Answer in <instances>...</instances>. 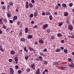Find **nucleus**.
Listing matches in <instances>:
<instances>
[{"label": "nucleus", "mask_w": 74, "mask_h": 74, "mask_svg": "<svg viewBox=\"0 0 74 74\" xmlns=\"http://www.w3.org/2000/svg\"><path fill=\"white\" fill-rule=\"evenodd\" d=\"M22 52V49H21L20 50H18V53H19V54H20V55H21V52Z\"/></svg>", "instance_id": "34"}, {"label": "nucleus", "mask_w": 74, "mask_h": 74, "mask_svg": "<svg viewBox=\"0 0 74 74\" xmlns=\"http://www.w3.org/2000/svg\"><path fill=\"white\" fill-rule=\"evenodd\" d=\"M10 53L11 55H14L15 54V52L13 50H12L10 51Z\"/></svg>", "instance_id": "10"}, {"label": "nucleus", "mask_w": 74, "mask_h": 74, "mask_svg": "<svg viewBox=\"0 0 74 74\" xmlns=\"http://www.w3.org/2000/svg\"><path fill=\"white\" fill-rule=\"evenodd\" d=\"M73 27L71 25H69V29L70 30H73Z\"/></svg>", "instance_id": "13"}, {"label": "nucleus", "mask_w": 74, "mask_h": 74, "mask_svg": "<svg viewBox=\"0 0 74 74\" xmlns=\"http://www.w3.org/2000/svg\"><path fill=\"white\" fill-rule=\"evenodd\" d=\"M29 18H32L33 17V13H32L29 15Z\"/></svg>", "instance_id": "32"}, {"label": "nucleus", "mask_w": 74, "mask_h": 74, "mask_svg": "<svg viewBox=\"0 0 74 74\" xmlns=\"http://www.w3.org/2000/svg\"><path fill=\"white\" fill-rule=\"evenodd\" d=\"M10 30V29L9 28H7V29L6 30V32H8Z\"/></svg>", "instance_id": "63"}, {"label": "nucleus", "mask_w": 74, "mask_h": 74, "mask_svg": "<svg viewBox=\"0 0 74 74\" xmlns=\"http://www.w3.org/2000/svg\"><path fill=\"white\" fill-rule=\"evenodd\" d=\"M25 59H26V60H27L29 58V56H25Z\"/></svg>", "instance_id": "43"}, {"label": "nucleus", "mask_w": 74, "mask_h": 74, "mask_svg": "<svg viewBox=\"0 0 74 74\" xmlns=\"http://www.w3.org/2000/svg\"><path fill=\"white\" fill-rule=\"evenodd\" d=\"M40 56H44V54L40 52Z\"/></svg>", "instance_id": "44"}, {"label": "nucleus", "mask_w": 74, "mask_h": 74, "mask_svg": "<svg viewBox=\"0 0 74 74\" xmlns=\"http://www.w3.org/2000/svg\"><path fill=\"white\" fill-rule=\"evenodd\" d=\"M64 41L63 40H61V43H62V44H63V43H64Z\"/></svg>", "instance_id": "62"}, {"label": "nucleus", "mask_w": 74, "mask_h": 74, "mask_svg": "<svg viewBox=\"0 0 74 74\" xmlns=\"http://www.w3.org/2000/svg\"><path fill=\"white\" fill-rule=\"evenodd\" d=\"M39 58L40 60H41V61H42L43 60V58H42V57L41 56H39Z\"/></svg>", "instance_id": "20"}, {"label": "nucleus", "mask_w": 74, "mask_h": 74, "mask_svg": "<svg viewBox=\"0 0 74 74\" xmlns=\"http://www.w3.org/2000/svg\"><path fill=\"white\" fill-rule=\"evenodd\" d=\"M58 5L59 7H60L61 6V5L60 4V3H58Z\"/></svg>", "instance_id": "60"}, {"label": "nucleus", "mask_w": 74, "mask_h": 74, "mask_svg": "<svg viewBox=\"0 0 74 74\" xmlns=\"http://www.w3.org/2000/svg\"><path fill=\"white\" fill-rule=\"evenodd\" d=\"M30 67L32 68L34 70H36V66L34 63L31 64Z\"/></svg>", "instance_id": "1"}, {"label": "nucleus", "mask_w": 74, "mask_h": 74, "mask_svg": "<svg viewBox=\"0 0 74 74\" xmlns=\"http://www.w3.org/2000/svg\"><path fill=\"white\" fill-rule=\"evenodd\" d=\"M34 29H36V28H37L38 27V26L37 25H35L34 26Z\"/></svg>", "instance_id": "56"}, {"label": "nucleus", "mask_w": 74, "mask_h": 74, "mask_svg": "<svg viewBox=\"0 0 74 74\" xmlns=\"http://www.w3.org/2000/svg\"><path fill=\"white\" fill-rule=\"evenodd\" d=\"M24 51H25V52H28V50H27L26 47H24Z\"/></svg>", "instance_id": "23"}, {"label": "nucleus", "mask_w": 74, "mask_h": 74, "mask_svg": "<svg viewBox=\"0 0 74 74\" xmlns=\"http://www.w3.org/2000/svg\"><path fill=\"white\" fill-rule=\"evenodd\" d=\"M69 66L70 67L73 68V67H74V65H73L72 64H70L69 65Z\"/></svg>", "instance_id": "18"}, {"label": "nucleus", "mask_w": 74, "mask_h": 74, "mask_svg": "<svg viewBox=\"0 0 74 74\" xmlns=\"http://www.w3.org/2000/svg\"><path fill=\"white\" fill-rule=\"evenodd\" d=\"M9 70L10 72V74H14V70L12 68H10L9 69Z\"/></svg>", "instance_id": "2"}, {"label": "nucleus", "mask_w": 74, "mask_h": 74, "mask_svg": "<svg viewBox=\"0 0 74 74\" xmlns=\"http://www.w3.org/2000/svg\"><path fill=\"white\" fill-rule=\"evenodd\" d=\"M17 18H18V17L16 16H15L13 17V19L14 20H16V19H17Z\"/></svg>", "instance_id": "30"}, {"label": "nucleus", "mask_w": 74, "mask_h": 74, "mask_svg": "<svg viewBox=\"0 0 74 74\" xmlns=\"http://www.w3.org/2000/svg\"><path fill=\"white\" fill-rule=\"evenodd\" d=\"M39 42L40 44H44V41L42 39H39Z\"/></svg>", "instance_id": "9"}, {"label": "nucleus", "mask_w": 74, "mask_h": 74, "mask_svg": "<svg viewBox=\"0 0 74 74\" xmlns=\"http://www.w3.org/2000/svg\"><path fill=\"white\" fill-rule=\"evenodd\" d=\"M60 51H61V50L60 49H58L56 50V51L57 52H60Z\"/></svg>", "instance_id": "29"}, {"label": "nucleus", "mask_w": 74, "mask_h": 74, "mask_svg": "<svg viewBox=\"0 0 74 74\" xmlns=\"http://www.w3.org/2000/svg\"><path fill=\"white\" fill-rule=\"evenodd\" d=\"M28 48L30 50V51H33L34 52L35 51V50H34V49L33 48H31L30 47H29Z\"/></svg>", "instance_id": "5"}, {"label": "nucleus", "mask_w": 74, "mask_h": 74, "mask_svg": "<svg viewBox=\"0 0 74 74\" xmlns=\"http://www.w3.org/2000/svg\"><path fill=\"white\" fill-rule=\"evenodd\" d=\"M67 69H68V67H62V69L63 70H67Z\"/></svg>", "instance_id": "11"}, {"label": "nucleus", "mask_w": 74, "mask_h": 74, "mask_svg": "<svg viewBox=\"0 0 74 74\" xmlns=\"http://www.w3.org/2000/svg\"><path fill=\"white\" fill-rule=\"evenodd\" d=\"M29 32V29H28V28H25V33H27Z\"/></svg>", "instance_id": "12"}, {"label": "nucleus", "mask_w": 74, "mask_h": 74, "mask_svg": "<svg viewBox=\"0 0 74 74\" xmlns=\"http://www.w3.org/2000/svg\"><path fill=\"white\" fill-rule=\"evenodd\" d=\"M31 2H32V3L34 4V3H35V1L34 0H32Z\"/></svg>", "instance_id": "52"}, {"label": "nucleus", "mask_w": 74, "mask_h": 74, "mask_svg": "<svg viewBox=\"0 0 74 74\" xmlns=\"http://www.w3.org/2000/svg\"><path fill=\"white\" fill-rule=\"evenodd\" d=\"M64 15L65 16H67L68 15V13H67V12L64 13Z\"/></svg>", "instance_id": "33"}, {"label": "nucleus", "mask_w": 74, "mask_h": 74, "mask_svg": "<svg viewBox=\"0 0 74 74\" xmlns=\"http://www.w3.org/2000/svg\"><path fill=\"white\" fill-rule=\"evenodd\" d=\"M3 21V22H4L5 23H8L7 19L6 18H4Z\"/></svg>", "instance_id": "24"}, {"label": "nucleus", "mask_w": 74, "mask_h": 74, "mask_svg": "<svg viewBox=\"0 0 74 74\" xmlns=\"http://www.w3.org/2000/svg\"><path fill=\"white\" fill-rule=\"evenodd\" d=\"M14 60L15 62H18V58L17 57H15V58Z\"/></svg>", "instance_id": "31"}, {"label": "nucleus", "mask_w": 74, "mask_h": 74, "mask_svg": "<svg viewBox=\"0 0 74 74\" xmlns=\"http://www.w3.org/2000/svg\"><path fill=\"white\" fill-rule=\"evenodd\" d=\"M44 62V64H48V62L47 61H45Z\"/></svg>", "instance_id": "41"}, {"label": "nucleus", "mask_w": 74, "mask_h": 74, "mask_svg": "<svg viewBox=\"0 0 74 74\" xmlns=\"http://www.w3.org/2000/svg\"><path fill=\"white\" fill-rule=\"evenodd\" d=\"M9 4L10 5H13V3L11 2H10L9 3Z\"/></svg>", "instance_id": "35"}, {"label": "nucleus", "mask_w": 74, "mask_h": 74, "mask_svg": "<svg viewBox=\"0 0 74 74\" xmlns=\"http://www.w3.org/2000/svg\"><path fill=\"white\" fill-rule=\"evenodd\" d=\"M26 71L27 72H30V69L29 68H27L26 69Z\"/></svg>", "instance_id": "37"}, {"label": "nucleus", "mask_w": 74, "mask_h": 74, "mask_svg": "<svg viewBox=\"0 0 74 74\" xmlns=\"http://www.w3.org/2000/svg\"><path fill=\"white\" fill-rule=\"evenodd\" d=\"M62 25H63V23L61 22V23H59L58 24V26H61Z\"/></svg>", "instance_id": "36"}, {"label": "nucleus", "mask_w": 74, "mask_h": 74, "mask_svg": "<svg viewBox=\"0 0 74 74\" xmlns=\"http://www.w3.org/2000/svg\"><path fill=\"white\" fill-rule=\"evenodd\" d=\"M37 14H38V11L36 10L34 13V16L35 17L37 16Z\"/></svg>", "instance_id": "6"}, {"label": "nucleus", "mask_w": 74, "mask_h": 74, "mask_svg": "<svg viewBox=\"0 0 74 74\" xmlns=\"http://www.w3.org/2000/svg\"><path fill=\"white\" fill-rule=\"evenodd\" d=\"M42 15H43V16H45V13L44 12H42Z\"/></svg>", "instance_id": "46"}, {"label": "nucleus", "mask_w": 74, "mask_h": 74, "mask_svg": "<svg viewBox=\"0 0 74 74\" xmlns=\"http://www.w3.org/2000/svg\"><path fill=\"white\" fill-rule=\"evenodd\" d=\"M3 18L2 17L0 19V25H3Z\"/></svg>", "instance_id": "7"}, {"label": "nucleus", "mask_w": 74, "mask_h": 74, "mask_svg": "<svg viewBox=\"0 0 74 74\" xmlns=\"http://www.w3.org/2000/svg\"><path fill=\"white\" fill-rule=\"evenodd\" d=\"M15 67L16 69H18V65H16L15 66Z\"/></svg>", "instance_id": "55"}, {"label": "nucleus", "mask_w": 74, "mask_h": 74, "mask_svg": "<svg viewBox=\"0 0 74 74\" xmlns=\"http://www.w3.org/2000/svg\"><path fill=\"white\" fill-rule=\"evenodd\" d=\"M57 36L58 37H62V34L59 33L57 34Z\"/></svg>", "instance_id": "19"}, {"label": "nucleus", "mask_w": 74, "mask_h": 74, "mask_svg": "<svg viewBox=\"0 0 74 74\" xmlns=\"http://www.w3.org/2000/svg\"><path fill=\"white\" fill-rule=\"evenodd\" d=\"M3 29H7V28H6V27H5V25H3Z\"/></svg>", "instance_id": "54"}, {"label": "nucleus", "mask_w": 74, "mask_h": 74, "mask_svg": "<svg viewBox=\"0 0 74 74\" xmlns=\"http://www.w3.org/2000/svg\"><path fill=\"white\" fill-rule=\"evenodd\" d=\"M38 42V41H36L35 42V45H37V44Z\"/></svg>", "instance_id": "57"}, {"label": "nucleus", "mask_w": 74, "mask_h": 74, "mask_svg": "<svg viewBox=\"0 0 74 74\" xmlns=\"http://www.w3.org/2000/svg\"><path fill=\"white\" fill-rule=\"evenodd\" d=\"M33 38V36L30 34H29L27 36L28 39H31Z\"/></svg>", "instance_id": "4"}, {"label": "nucleus", "mask_w": 74, "mask_h": 74, "mask_svg": "<svg viewBox=\"0 0 74 74\" xmlns=\"http://www.w3.org/2000/svg\"><path fill=\"white\" fill-rule=\"evenodd\" d=\"M25 7L26 8H29V2H26V3Z\"/></svg>", "instance_id": "3"}, {"label": "nucleus", "mask_w": 74, "mask_h": 74, "mask_svg": "<svg viewBox=\"0 0 74 74\" xmlns=\"http://www.w3.org/2000/svg\"><path fill=\"white\" fill-rule=\"evenodd\" d=\"M18 74H21L22 73V71L21 70H18Z\"/></svg>", "instance_id": "40"}, {"label": "nucleus", "mask_w": 74, "mask_h": 74, "mask_svg": "<svg viewBox=\"0 0 74 74\" xmlns=\"http://www.w3.org/2000/svg\"><path fill=\"white\" fill-rule=\"evenodd\" d=\"M55 8L56 10H58V8H59V6H56V7H55Z\"/></svg>", "instance_id": "48"}, {"label": "nucleus", "mask_w": 74, "mask_h": 74, "mask_svg": "<svg viewBox=\"0 0 74 74\" xmlns=\"http://www.w3.org/2000/svg\"><path fill=\"white\" fill-rule=\"evenodd\" d=\"M60 48V49H62V50H63V49H64V47H61Z\"/></svg>", "instance_id": "64"}, {"label": "nucleus", "mask_w": 74, "mask_h": 74, "mask_svg": "<svg viewBox=\"0 0 74 74\" xmlns=\"http://www.w3.org/2000/svg\"><path fill=\"white\" fill-rule=\"evenodd\" d=\"M17 24L18 25H19L21 24V22L18 21L17 22Z\"/></svg>", "instance_id": "47"}, {"label": "nucleus", "mask_w": 74, "mask_h": 74, "mask_svg": "<svg viewBox=\"0 0 74 74\" xmlns=\"http://www.w3.org/2000/svg\"><path fill=\"white\" fill-rule=\"evenodd\" d=\"M31 23H32V24H34V21H32L31 22Z\"/></svg>", "instance_id": "59"}, {"label": "nucleus", "mask_w": 74, "mask_h": 74, "mask_svg": "<svg viewBox=\"0 0 74 74\" xmlns=\"http://www.w3.org/2000/svg\"><path fill=\"white\" fill-rule=\"evenodd\" d=\"M64 52L65 53H67V49H64Z\"/></svg>", "instance_id": "27"}, {"label": "nucleus", "mask_w": 74, "mask_h": 74, "mask_svg": "<svg viewBox=\"0 0 74 74\" xmlns=\"http://www.w3.org/2000/svg\"><path fill=\"white\" fill-rule=\"evenodd\" d=\"M46 13V15H51V13H50V12H49V11H48Z\"/></svg>", "instance_id": "21"}, {"label": "nucleus", "mask_w": 74, "mask_h": 74, "mask_svg": "<svg viewBox=\"0 0 74 74\" xmlns=\"http://www.w3.org/2000/svg\"><path fill=\"white\" fill-rule=\"evenodd\" d=\"M9 62H12V60L11 59H10L9 60Z\"/></svg>", "instance_id": "49"}, {"label": "nucleus", "mask_w": 74, "mask_h": 74, "mask_svg": "<svg viewBox=\"0 0 74 74\" xmlns=\"http://www.w3.org/2000/svg\"><path fill=\"white\" fill-rule=\"evenodd\" d=\"M9 22H10V23H13V21L12 20H10L9 21Z\"/></svg>", "instance_id": "51"}, {"label": "nucleus", "mask_w": 74, "mask_h": 74, "mask_svg": "<svg viewBox=\"0 0 74 74\" xmlns=\"http://www.w3.org/2000/svg\"><path fill=\"white\" fill-rule=\"evenodd\" d=\"M68 60H69V62H71V59L70 58H69L68 59Z\"/></svg>", "instance_id": "61"}, {"label": "nucleus", "mask_w": 74, "mask_h": 74, "mask_svg": "<svg viewBox=\"0 0 74 74\" xmlns=\"http://www.w3.org/2000/svg\"><path fill=\"white\" fill-rule=\"evenodd\" d=\"M47 33L49 32H51V30L49 29H48L47 30Z\"/></svg>", "instance_id": "45"}, {"label": "nucleus", "mask_w": 74, "mask_h": 74, "mask_svg": "<svg viewBox=\"0 0 74 74\" xmlns=\"http://www.w3.org/2000/svg\"><path fill=\"white\" fill-rule=\"evenodd\" d=\"M0 50L2 52H4V50L2 48V46L1 45H0Z\"/></svg>", "instance_id": "17"}, {"label": "nucleus", "mask_w": 74, "mask_h": 74, "mask_svg": "<svg viewBox=\"0 0 74 74\" xmlns=\"http://www.w3.org/2000/svg\"><path fill=\"white\" fill-rule=\"evenodd\" d=\"M48 24H45V25L43 26L42 29H45L46 28L48 27Z\"/></svg>", "instance_id": "8"}, {"label": "nucleus", "mask_w": 74, "mask_h": 74, "mask_svg": "<svg viewBox=\"0 0 74 74\" xmlns=\"http://www.w3.org/2000/svg\"><path fill=\"white\" fill-rule=\"evenodd\" d=\"M52 15H51L49 16V19L51 20V21H52Z\"/></svg>", "instance_id": "25"}, {"label": "nucleus", "mask_w": 74, "mask_h": 74, "mask_svg": "<svg viewBox=\"0 0 74 74\" xmlns=\"http://www.w3.org/2000/svg\"><path fill=\"white\" fill-rule=\"evenodd\" d=\"M54 38L55 36H51V39H52V40H54Z\"/></svg>", "instance_id": "39"}, {"label": "nucleus", "mask_w": 74, "mask_h": 74, "mask_svg": "<svg viewBox=\"0 0 74 74\" xmlns=\"http://www.w3.org/2000/svg\"><path fill=\"white\" fill-rule=\"evenodd\" d=\"M70 37H71V38L74 39V35H73L72 36H70Z\"/></svg>", "instance_id": "58"}, {"label": "nucleus", "mask_w": 74, "mask_h": 74, "mask_svg": "<svg viewBox=\"0 0 74 74\" xmlns=\"http://www.w3.org/2000/svg\"><path fill=\"white\" fill-rule=\"evenodd\" d=\"M29 5L30 8H33V5L31 3H30L29 4Z\"/></svg>", "instance_id": "14"}, {"label": "nucleus", "mask_w": 74, "mask_h": 74, "mask_svg": "<svg viewBox=\"0 0 74 74\" xmlns=\"http://www.w3.org/2000/svg\"><path fill=\"white\" fill-rule=\"evenodd\" d=\"M2 8L3 10H5V6L3 5L2 7Z\"/></svg>", "instance_id": "38"}, {"label": "nucleus", "mask_w": 74, "mask_h": 74, "mask_svg": "<svg viewBox=\"0 0 74 74\" xmlns=\"http://www.w3.org/2000/svg\"><path fill=\"white\" fill-rule=\"evenodd\" d=\"M22 32H20L19 34V36H21H21H22Z\"/></svg>", "instance_id": "50"}, {"label": "nucleus", "mask_w": 74, "mask_h": 74, "mask_svg": "<svg viewBox=\"0 0 74 74\" xmlns=\"http://www.w3.org/2000/svg\"><path fill=\"white\" fill-rule=\"evenodd\" d=\"M7 16L8 17H11V14L10 13H7Z\"/></svg>", "instance_id": "16"}, {"label": "nucleus", "mask_w": 74, "mask_h": 74, "mask_svg": "<svg viewBox=\"0 0 74 74\" xmlns=\"http://www.w3.org/2000/svg\"><path fill=\"white\" fill-rule=\"evenodd\" d=\"M20 41H22V42H23V41H25V39L23 38H21L20 39Z\"/></svg>", "instance_id": "22"}, {"label": "nucleus", "mask_w": 74, "mask_h": 74, "mask_svg": "<svg viewBox=\"0 0 74 74\" xmlns=\"http://www.w3.org/2000/svg\"><path fill=\"white\" fill-rule=\"evenodd\" d=\"M62 5L63 7H64V8H66V7H67V5L65 3L62 4Z\"/></svg>", "instance_id": "15"}, {"label": "nucleus", "mask_w": 74, "mask_h": 74, "mask_svg": "<svg viewBox=\"0 0 74 74\" xmlns=\"http://www.w3.org/2000/svg\"><path fill=\"white\" fill-rule=\"evenodd\" d=\"M43 51L44 52H47V49L46 48H45L43 50Z\"/></svg>", "instance_id": "53"}, {"label": "nucleus", "mask_w": 74, "mask_h": 74, "mask_svg": "<svg viewBox=\"0 0 74 74\" xmlns=\"http://www.w3.org/2000/svg\"><path fill=\"white\" fill-rule=\"evenodd\" d=\"M45 72H48V69H45V71L43 72L42 74H46L45 73Z\"/></svg>", "instance_id": "26"}, {"label": "nucleus", "mask_w": 74, "mask_h": 74, "mask_svg": "<svg viewBox=\"0 0 74 74\" xmlns=\"http://www.w3.org/2000/svg\"><path fill=\"white\" fill-rule=\"evenodd\" d=\"M58 64V62H53V65H57Z\"/></svg>", "instance_id": "28"}, {"label": "nucleus", "mask_w": 74, "mask_h": 74, "mask_svg": "<svg viewBox=\"0 0 74 74\" xmlns=\"http://www.w3.org/2000/svg\"><path fill=\"white\" fill-rule=\"evenodd\" d=\"M73 3H70L69 4V7H72L73 6Z\"/></svg>", "instance_id": "42"}]
</instances>
